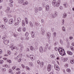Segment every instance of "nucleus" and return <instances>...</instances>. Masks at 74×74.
<instances>
[{
	"instance_id": "nucleus-1",
	"label": "nucleus",
	"mask_w": 74,
	"mask_h": 74,
	"mask_svg": "<svg viewBox=\"0 0 74 74\" xmlns=\"http://www.w3.org/2000/svg\"><path fill=\"white\" fill-rule=\"evenodd\" d=\"M60 0H58L57 2L56 1V0H53L52 2V4L54 7H55L56 5L57 7H58L60 5Z\"/></svg>"
},
{
	"instance_id": "nucleus-2",
	"label": "nucleus",
	"mask_w": 74,
	"mask_h": 74,
	"mask_svg": "<svg viewBox=\"0 0 74 74\" xmlns=\"http://www.w3.org/2000/svg\"><path fill=\"white\" fill-rule=\"evenodd\" d=\"M63 49H61V50H60V52H59L60 54L62 56H64V55L66 54L65 53V51H64V49H63V51H62V50Z\"/></svg>"
},
{
	"instance_id": "nucleus-3",
	"label": "nucleus",
	"mask_w": 74,
	"mask_h": 74,
	"mask_svg": "<svg viewBox=\"0 0 74 74\" xmlns=\"http://www.w3.org/2000/svg\"><path fill=\"white\" fill-rule=\"evenodd\" d=\"M29 58L32 60H34L35 59V57L33 55H31L29 56Z\"/></svg>"
},
{
	"instance_id": "nucleus-4",
	"label": "nucleus",
	"mask_w": 74,
	"mask_h": 74,
	"mask_svg": "<svg viewBox=\"0 0 74 74\" xmlns=\"http://www.w3.org/2000/svg\"><path fill=\"white\" fill-rule=\"evenodd\" d=\"M51 46H50V45H49L48 43L46 44L45 46L46 48H48L49 49H51Z\"/></svg>"
},
{
	"instance_id": "nucleus-5",
	"label": "nucleus",
	"mask_w": 74,
	"mask_h": 74,
	"mask_svg": "<svg viewBox=\"0 0 74 74\" xmlns=\"http://www.w3.org/2000/svg\"><path fill=\"white\" fill-rule=\"evenodd\" d=\"M3 42L5 44H7L8 43H9V42H10L9 40H7V39L3 40Z\"/></svg>"
},
{
	"instance_id": "nucleus-6",
	"label": "nucleus",
	"mask_w": 74,
	"mask_h": 74,
	"mask_svg": "<svg viewBox=\"0 0 74 74\" xmlns=\"http://www.w3.org/2000/svg\"><path fill=\"white\" fill-rule=\"evenodd\" d=\"M51 69V65H49L47 67V70L48 71H50Z\"/></svg>"
},
{
	"instance_id": "nucleus-7",
	"label": "nucleus",
	"mask_w": 74,
	"mask_h": 74,
	"mask_svg": "<svg viewBox=\"0 0 74 74\" xmlns=\"http://www.w3.org/2000/svg\"><path fill=\"white\" fill-rule=\"evenodd\" d=\"M46 10V11H49V6L48 5H47L45 7Z\"/></svg>"
},
{
	"instance_id": "nucleus-8",
	"label": "nucleus",
	"mask_w": 74,
	"mask_h": 74,
	"mask_svg": "<svg viewBox=\"0 0 74 74\" xmlns=\"http://www.w3.org/2000/svg\"><path fill=\"white\" fill-rule=\"evenodd\" d=\"M58 67H59V66H55L54 67V68L55 69H56V70H57V71H59V70H60V69Z\"/></svg>"
},
{
	"instance_id": "nucleus-9",
	"label": "nucleus",
	"mask_w": 74,
	"mask_h": 74,
	"mask_svg": "<svg viewBox=\"0 0 74 74\" xmlns=\"http://www.w3.org/2000/svg\"><path fill=\"white\" fill-rule=\"evenodd\" d=\"M67 53L69 55H73V53L70 51H67Z\"/></svg>"
},
{
	"instance_id": "nucleus-10",
	"label": "nucleus",
	"mask_w": 74,
	"mask_h": 74,
	"mask_svg": "<svg viewBox=\"0 0 74 74\" xmlns=\"http://www.w3.org/2000/svg\"><path fill=\"white\" fill-rule=\"evenodd\" d=\"M67 14L66 13H64L63 15V18H66L67 16Z\"/></svg>"
},
{
	"instance_id": "nucleus-11",
	"label": "nucleus",
	"mask_w": 74,
	"mask_h": 74,
	"mask_svg": "<svg viewBox=\"0 0 74 74\" xmlns=\"http://www.w3.org/2000/svg\"><path fill=\"white\" fill-rule=\"evenodd\" d=\"M13 19H10L9 21V24H12V23H13Z\"/></svg>"
},
{
	"instance_id": "nucleus-12",
	"label": "nucleus",
	"mask_w": 74,
	"mask_h": 74,
	"mask_svg": "<svg viewBox=\"0 0 74 74\" xmlns=\"http://www.w3.org/2000/svg\"><path fill=\"white\" fill-rule=\"evenodd\" d=\"M56 16H57V14H56V12L55 13V14H53L52 15V16L53 18H55Z\"/></svg>"
},
{
	"instance_id": "nucleus-13",
	"label": "nucleus",
	"mask_w": 74,
	"mask_h": 74,
	"mask_svg": "<svg viewBox=\"0 0 74 74\" xmlns=\"http://www.w3.org/2000/svg\"><path fill=\"white\" fill-rule=\"evenodd\" d=\"M40 52H43V48L42 47H40Z\"/></svg>"
},
{
	"instance_id": "nucleus-14",
	"label": "nucleus",
	"mask_w": 74,
	"mask_h": 74,
	"mask_svg": "<svg viewBox=\"0 0 74 74\" xmlns=\"http://www.w3.org/2000/svg\"><path fill=\"white\" fill-rule=\"evenodd\" d=\"M47 36H48V38H49L51 37V33L49 32L47 33Z\"/></svg>"
},
{
	"instance_id": "nucleus-15",
	"label": "nucleus",
	"mask_w": 74,
	"mask_h": 74,
	"mask_svg": "<svg viewBox=\"0 0 74 74\" xmlns=\"http://www.w3.org/2000/svg\"><path fill=\"white\" fill-rule=\"evenodd\" d=\"M3 20L4 21V22H5V23H7V19L5 17H4L3 18Z\"/></svg>"
},
{
	"instance_id": "nucleus-16",
	"label": "nucleus",
	"mask_w": 74,
	"mask_h": 74,
	"mask_svg": "<svg viewBox=\"0 0 74 74\" xmlns=\"http://www.w3.org/2000/svg\"><path fill=\"white\" fill-rule=\"evenodd\" d=\"M22 26H25V21L24 20H23L22 22Z\"/></svg>"
},
{
	"instance_id": "nucleus-17",
	"label": "nucleus",
	"mask_w": 74,
	"mask_h": 74,
	"mask_svg": "<svg viewBox=\"0 0 74 74\" xmlns=\"http://www.w3.org/2000/svg\"><path fill=\"white\" fill-rule=\"evenodd\" d=\"M68 60V58H64L63 59V62H66V61H67V60Z\"/></svg>"
},
{
	"instance_id": "nucleus-18",
	"label": "nucleus",
	"mask_w": 74,
	"mask_h": 74,
	"mask_svg": "<svg viewBox=\"0 0 74 74\" xmlns=\"http://www.w3.org/2000/svg\"><path fill=\"white\" fill-rule=\"evenodd\" d=\"M24 1L23 0H19V3L20 4H22V3H23Z\"/></svg>"
},
{
	"instance_id": "nucleus-19",
	"label": "nucleus",
	"mask_w": 74,
	"mask_h": 74,
	"mask_svg": "<svg viewBox=\"0 0 74 74\" xmlns=\"http://www.w3.org/2000/svg\"><path fill=\"white\" fill-rule=\"evenodd\" d=\"M70 63L71 64H73L74 63V60H70Z\"/></svg>"
},
{
	"instance_id": "nucleus-20",
	"label": "nucleus",
	"mask_w": 74,
	"mask_h": 74,
	"mask_svg": "<svg viewBox=\"0 0 74 74\" xmlns=\"http://www.w3.org/2000/svg\"><path fill=\"white\" fill-rule=\"evenodd\" d=\"M30 49L31 50V51H33V49H34V48H33V46H30Z\"/></svg>"
},
{
	"instance_id": "nucleus-21",
	"label": "nucleus",
	"mask_w": 74,
	"mask_h": 74,
	"mask_svg": "<svg viewBox=\"0 0 74 74\" xmlns=\"http://www.w3.org/2000/svg\"><path fill=\"white\" fill-rule=\"evenodd\" d=\"M30 25L31 26V27H33V25L32 22H30Z\"/></svg>"
},
{
	"instance_id": "nucleus-22",
	"label": "nucleus",
	"mask_w": 74,
	"mask_h": 74,
	"mask_svg": "<svg viewBox=\"0 0 74 74\" xmlns=\"http://www.w3.org/2000/svg\"><path fill=\"white\" fill-rule=\"evenodd\" d=\"M0 26L1 28L2 29H4L5 27L3 25H0Z\"/></svg>"
},
{
	"instance_id": "nucleus-23",
	"label": "nucleus",
	"mask_w": 74,
	"mask_h": 74,
	"mask_svg": "<svg viewBox=\"0 0 74 74\" xmlns=\"http://www.w3.org/2000/svg\"><path fill=\"white\" fill-rule=\"evenodd\" d=\"M63 5L64 7H65V8H66V7H67V4H64Z\"/></svg>"
},
{
	"instance_id": "nucleus-24",
	"label": "nucleus",
	"mask_w": 74,
	"mask_h": 74,
	"mask_svg": "<svg viewBox=\"0 0 74 74\" xmlns=\"http://www.w3.org/2000/svg\"><path fill=\"white\" fill-rule=\"evenodd\" d=\"M28 4V2L26 1L24 3H23V5H27Z\"/></svg>"
},
{
	"instance_id": "nucleus-25",
	"label": "nucleus",
	"mask_w": 74,
	"mask_h": 74,
	"mask_svg": "<svg viewBox=\"0 0 74 74\" xmlns=\"http://www.w3.org/2000/svg\"><path fill=\"white\" fill-rule=\"evenodd\" d=\"M2 70L3 72H5L6 71V69L5 68H3Z\"/></svg>"
},
{
	"instance_id": "nucleus-26",
	"label": "nucleus",
	"mask_w": 74,
	"mask_h": 74,
	"mask_svg": "<svg viewBox=\"0 0 74 74\" xmlns=\"http://www.w3.org/2000/svg\"><path fill=\"white\" fill-rule=\"evenodd\" d=\"M66 71L67 72H68V73H70V72H71V70H70V69H67Z\"/></svg>"
},
{
	"instance_id": "nucleus-27",
	"label": "nucleus",
	"mask_w": 74,
	"mask_h": 74,
	"mask_svg": "<svg viewBox=\"0 0 74 74\" xmlns=\"http://www.w3.org/2000/svg\"><path fill=\"white\" fill-rule=\"evenodd\" d=\"M25 35L26 37H27V36H29V33L27 32H26L25 34Z\"/></svg>"
},
{
	"instance_id": "nucleus-28",
	"label": "nucleus",
	"mask_w": 74,
	"mask_h": 74,
	"mask_svg": "<svg viewBox=\"0 0 74 74\" xmlns=\"http://www.w3.org/2000/svg\"><path fill=\"white\" fill-rule=\"evenodd\" d=\"M7 53L9 55H10V54H11V52L10 50H8L7 51Z\"/></svg>"
},
{
	"instance_id": "nucleus-29",
	"label": "nucleus",
	"mask_w": 74,
	"mask_h": 74,
	"mask_svg": "<svg viewBox=\"0 0 74 74\" xmlns=\"http://www.w3.org/2000/svg\"><path fill=\"white\" fill-rule=\"evenodd\" d=\"M38 10L39 11H41L42 10V8L41 7H39L38 8Z\"/></svg>"
},
{
	"instance_id": "nucleus-30",
	"label": "nucleus",
	"mask_w": 74,
	"mask_h": 74,
	"mask_svg": "<svg viewBox=\"0 0 74 74\" xmlns=\"http://www.w3.org/2000/svg\"><path fill=\"white\" fill-rule=\"evenodd\" d=\"M50 56L51 58H55V56L53 54H52Z\"/></svg>"
},
{
	"instance_id": "nucleus-31",
	"label": "nucleus",
	"mask_w": 74,
	"mask_h": 74,
	"mask_svg": "<svg viewBox=\"0 0 74 74\" xmlns=\"http://www.w3.org/2000/svg\"><path fill=\"white\" fill-rule=\"evenodd\" d=\"M29 65L31 66H33V64H32V62H30L29 63Z\"/></svg>"
},
{
	"instance_id": "nucleus-32",
	"label": "nucleus",
	"mask_w": 74,
	"mask_h": 74,
	"mask_svg": "<svg viewBox=\"0 0 74 74\" xmlns=\"http://www.w3.org/2000/svg\"><path fill=\"white\" fill-rule=\"evenodd\" d=\"M40 66H43V65H44V63L42 62L40 63Z\"/></svg>"
},
{
	"instance_id": "nucleus-33",
	"label": "nucleus",
	"mask_w": 74,
	"mask_h": 74,
	"mask_svg": "<svg viewBox=\"0 0 74 74\" xmlns=\"http://www.w3.org/2000/svg\"><path fill=\"white\" fill-rule=\"evenodd\" d=\"M26 69H27V70H30V68H29V67H28V66L26 67Z\"/></svg>"
},
{
	"instance_id": "nucleus-34",
	"label": "nucleus",
	"mask_w": 74,
	"mask_h": 74,
	"mask_svg": "<svg viewBox=\"0 0 74 74\" xmlns=\"http://www.w3.org/2000/svg\"><path fill=\"white\" fill-rule=\"evenodd\" d=\"M20 48V49L22 51V48H23V46L22 45H21V46H19Z\"/></svg>"
},
{
	"instance_id": "nucleus-35",
	"label": "nucleus",
	"mask_w": 74,
	"mask_h": 74,
	"mask_svg": "<svg viewBox=\"0 0 74 74\" xmlns=\"http://www.w3.org/2000/svg\"><path fill=\"white\" fill-rule=\"evenodd\" d=\"M62 30L63 32H64V31H66V30L65 29V27H64L63 26L62 27Z\"/></svg>"
},
{
	"instance_id": "nucleus-36",
	"label": "nucleus",
	"mask_w": 74,
	"mask_h": 74,
	"mask_svg": "<svg viewBox=\"0 0 74 74\" xmlns=\"http://www.w3.org/2000/svg\"><path fill=\"white\" fill-rule=\"evenodd\" d=\"M3 66V67H8V65L7 64H6L5 65H4Z\"/></svg>"
},
{
	"instance_id": "nucleus-37",
	"label": "nucleus",
	"mask_w": 74,
	"mask_h": 74,
	"mask_svg": "<svg viewBox=\"0 0 74 74\" xmlns=\"http://www.w3.org/2000/svg\"><path fill=\"white\" fill-rule=\"evenodd\" d=\"M18 24L19 23L18 22H17L14 24V25L15 26H17V25H18Z\"/></svg>"
},
{
	"instance_id": "nucleus-38",
	"label": "nucleus",
	"mask_w": 74,
	"mask_h": 74,
	"mask_svg": "<svg viewBox=\"0 0 74 74\" xmlns=\"http://www.w3.org/2000/svg\"><path fill=\"white\" fill-rule=\"evenodd\" d=\"M17 57H15L14 58V59H16V60H18V58H19V56H17Z\"/></svg>"
},
{
	"instance_id": "nucleus-39",
	"label": "nucleus",
	"mask_w": 74,
	"mask_h": 74,
	"mask_svg": "<svg viewBox=\"0 0 74 74\" xmlns=\"http://www.w3.org/2000/svg\"><path fill=\"white\" fill-rule=\"evenodd\" d=\"M41 22L42 23H44V20L43 19H41Z\"/></svg>"
},
{
	"instance_id": "nucleus-40",
	"label": "nucleus",
	"mask_w": 74,
	"mask_h": 74,
	"mask_svg": "<svg viewBox=\"0 0 74 74\" xmlns=\"http://www.w3.org/2000/svg\"><path fill=\"white\" fill-rule=\"evenodd\" d=\"M6 37H7V36H3V37H2V39L3 40H5V39L6 38Z\"/></svg>"
},
{
	"instance_id": "nucleus-41",
	"label": "nucleus",
	"mask_w": 74,
	"mask_h": 74,
	"mask_svg": "<svg viewBox=\"0 0 74 74\" xmlns=\"http://www.w3.org/2000/svg\"><path fill=\"white\" fill-rule=\"evenodd\" d=\"M21 66L23 69H24L25 68V66L23 64H21Z\"/></svg>"
},
{
	"instance_id": "nucleus-42",
	"label": "nucleus",
	"mask_w": 74,
	"mask_h": 74,
	"mask_svg": "<svg viewBox=\"0 0 74 74\" xmlns=\"http://www.w3.org/2000/svg\"><path fill=\"white\" fill-rule=\"evenodd\" d=\"M62 49L63 50V49L62 48H59V49H58V51L59 52H60V50H62Z\"/></svg>"
},
{
	"instance_id": "nucleus-43",
	"label": "nucleus",
	"mask_w": 74,
	"mask_h": 74,
	"mask_svg": "<svg viewBox=\"0 0 74 74\" xmlns=\"http://www.w3.org/2000/svg\"><path fill=\"white\" fill-rule=\"evenodd\" d=\"M12 69H10L9 70V72L10 73H12Z\"/></svg>"
},
{
	"instance_id": "nucleus-44",
	"label": "nucleus",
	"mask_w": 74,
	"mask_h": 74,
	"mask_svg": "<svg viewBox=\"0 0 74 74\" xmlns=\"http://www.w3.org/2000/svg\"><path fill=\"white\" fill-rule=\"evenodd\" d=\"M23 32H25V31H26V28H25V27L23 28Z\"/></svg>"
},
{
	"instance_id": "nucleus-45",
	"label": "nucleus",
	"mask_w": 74,
	"mask_h": 74,
	"mask_svg": "<svg viewBox=\"0 0 74 74\" xmlns=\"http://www.w3.org/2000/svg\"><path fill=\"white\" fill-rule=\"evenodd\" d=\"M3 60H1V61H0V64H2V63H3Z\"/></svg>"
},
{
	"instance_id": "nucleus-46",
	"label": "nucleus",
	"mask_w": 74,
	"mask_h": 74,
	"mask_svg": "<svg viewBox=\"0 0 74 74\" xmlns=\"http://www.w3.org/2000/svg\"><path fill=\"white\" fill-rule=\"evenodd\" d=\"M35 10L36 11V12H37L38 11V9L37 8H35Z\"/></svg>"
},
{
	"instance_id": "nucleus-47",
	"label": "nucleus",
	"mask_w": 74,
	"mask_h": 74,
	"mask_svg": "<svg viewBox=\"0 0 74 74\" xmlns=\"http://www.w3.org/2000/svg\"><path fill=\"white\" fill-rule=\"evenodd\" d=\"M65 66L67 67L69 66V64H65Z\"/></svg>"
},
{
	"instance_id": "nucleus-48",
	"label": "nucleus",
	"mask_w": 74,
	"mask_h": 74,
	"mask_svg": "<svg viewBox=\"0 0 74 74\" xmlns=\"http://www.w3.org/2000/svg\"><path fill=\"white\" fill-rule=\"evenodd\" d=\"M25 23H26V24H28V21H27V20H25Z\"/></svg>"
},
{
	"instance_id": "nucleus-49",
	"label": "nucleus",
	"mask_w": 74,
	"mask_h": 74,
	"mask_svg": "<svg viewBox=\"0 0 74 74\" xmlns=\"http://www.w3.org/2000/svg\"><path fill=\"white\" fill-rule=\"evenodd\" d=\"M67 47L68 48L70 47V45H69V44H67Z\"/></svg>"
},
{
	"instance_id": "nucleus-50",
	"label": "nucleus",
	"mask_w": 74,
	"mask_h": 74,
	"mask_svg": "<svg viewBox=\"0 0 74 74\" xmlns=\"http://www.w3.org/2000/svg\"><path fill=\"white\" fill-rule=\"evenodd\" d=\"M53 34L55 37H56V32H54Z\"/></svg>"
},
{
	"instance_id": "nucleus-51",
	"label": "nucleus",
	"mask_w": 74,
	"mask_h": 74,
	"mask_svg": "<svg viewBox=\"0 0 74 74\" xmlns=\"http://www.w3.org/2000/svg\"><path fill=\"white\" fill-rule=\"evenodd\" d=\"M7 10L8 11H10V7H7Z\"/></svg>"
},
{
	"instance_id": "nucleus-52",
	"label": "nucleus",
	"mask_w": 74,
	"mask_h": 74,
	"mask_svg": "<svg viewBox=\"0 0 74 74\" xmlns=\"http://www.w3.org/2000/svg\"><path fill=\"white\" fill-rule=\"evenodd\" d=\"M33 34H34V32L33 31H32L31 32V35H32Z\"/></svg>"
},
{
	"instance_id": "nucleus-53",
	"label": "nucleus",
	"mask_w": 74,
	"mask_h": 74,
	"mask_svg": "<svg viewBox=\"0 0 74 74\" xmlns=\"http://www.w3.org/2000/svg\"><path fill=\"white\" fill-rule=\"evenodd\" d=\"M22 30V28L21 27H20L19 28V32H21Z\"/></svg>"
},
{
	"instance_id": "nucleus-54",
	"label": "nucleus",
	"mask_w": 74,
	"mask_h": 74,
	"mask_svg": "<svg viewBox=\"0 0 74 74\" xmlns=\"http://www.w3.org/2000/svg\"><path fill=\"white\" fill-rule=\"evenodd\" d=\"M10 2L11 3H13L14 1H13L12 0H10Z\"/></svg>"
},
{
	"instance_id": "nucleus-55",
	"label": "nucleus",
	"mask_w": 74,
	"mask_h": 74,
	"mask_svg": "<svg viewBox=\"0 0 74 74\" xmlns=\"http://www.w3.org/2000/svg\"><path fill=\"white\" fill-rule=\"evenodd\" d=\"M37 63H38V64H40V61L39 60H38L37 61Z\"/></svg>"
},
{
	"instance_id": "nucleus-56",
	"label": "nucleus",
	"mask_w": 74,
	"mask_h": 74,
	"mask_svg": "<svg viewBox=\"0 0 74 74\" xmlns=\"http://www.w3.org/2000/svg\"><path fill=\"white\" fill-rule=\"evenodd\" d=\"M35 45V46H36V47L38 46V43L37 42H36Z\"/></svg>"
},
{
	"instance_id": "nucleus-57",
	"label": "nucleus",
	"mask_w": 74,
	"mask_h": 74,
	"mask_svg": "<svg viewBox=\"0 0 74 74\" xmlns=\"http://www.w3.org/2000/svg\"><path fill=\"white\" fill-rule=\"evenodd\" d=\"M55 49L56 51H58V48L57 47H55Z\"/></svg>"
},
{
	"instance_id": "nucleus-58",
	"label": "nucleus",
	"mask_w": 74,
	"mask_h": 74,
	"mask_svg": "<svg viewBox=\"0 0 74 74\" xmlns=\"http://www.w3.org/2000/svg\"><path fill=\"white\" fill-rule=\"evenodd\" d=\"M60 42L61 44H62V45L63 44V41H62V40H60Z\"/></svg>"
},
{
	"instance_id": "nucleus-59",
	"label": "nucleus",
	"mask_w": 74,
	"mask_h": 74,
	"mask_svg": "<svg viewBox=\"0 0 74 74\" xmlns=\"http://www.w3.org/2000/svg\"><path fill=\"white\" fill-rule=\"evenodd\" d=\"M29 39V37H27L25 38V40H28Z\"/></svg>"
},
{
	"instance_id": "nucleus-60",
	"label": "nucleus",
	"mask_w": 74,
	"mask_h": 74,
	"mask_svg": "<svg viewBox=\"0 0 74 74\" xmlns=\"http://www.w3.org/2000/svg\"><path fill=\"white\" fill-rule=\"evenodd\" d=\"M62 24H63V25H64V19H63L62 20Z\"/></svg>"
},
{
	"instance_id": "nucleus-61",
	"label": "nucleus",
	"mask_w": 74,
	"mask_h": 74,
	"mask_svg": "<svg viewBox=\"0 0 74 74\" xmlns=\"http://www.w3.org/2000/svg\"><path fill=\"white\" fill-rule=\"evenodd\" d=\"M32 38H34V34H33V35H31Z\"/></svg>"
},
{
	"instance_id": "nucleus-62",
	"label": "nucleus",
	"mask_w": 74,
	"mask_h": 74,
	"mask_svg": "<svg viewBox=\"0 0 74 74\" xmlns=\"http://www.w3.org/2000/svg\"><path fill=\"white\" fill-rule=\"evenodd\" d=\"M60 10H63V8H62V6H60Z\"/></svg>"
},
{
	"instance_id": "nucleus-63",
	"label": "nucleus",
	"mask_w": 74,
	"mask_h": 74,
	"mask_svg": "<svg viewBox=\"0 0 74 74\" xmlns=\"http://www.w3.org/2000/svg\"><path fill=\"white\" fill-rule=\"evenodd\" d=\"M8 61L10 63L11 62V61L10 60H8Z\"/></svg>"
},
{
	"instance_id": "nucleus-64",
	"label": "nucleus",
	"mask_w": 74,
	"mask_h": 74,
	"mask_svg": "<svg viewBox=\"0 0 74 74\" xmlns=\"http://www.w3.org/2000/svg\"><path fill=\"white\" fill-rule=\"evenodd\" d=\"M22 54H20L19 55V58H20V57H22Z\"/></svg>"
}]
</instances>
